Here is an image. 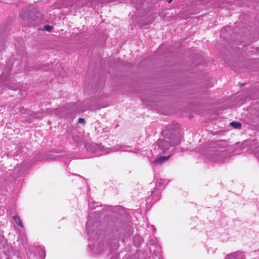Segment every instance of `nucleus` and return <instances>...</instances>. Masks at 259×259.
Returning <instances> with one entry per match:
<instances>
[{
    "mask_svg": "<svg viewBox=\"0 0 259 259\" xmlns=\"http://www.w3.org/2000/svg\"><path fill=\"white\" fill-rule=\"evenodd\" d=\"M162 134L164 136L163 139H159L157 141L158 147L162 152L179 143V139L173 127H169L164 130Z\"/></svg>",
    "mask_w": 259,
    "mask_h": 259,
    "instance_id": "f257e3e1",
    "label": "nucleus"
},
{
    "mask_svg": "<svg viewBox=\"0 0 259 259\" xmlns=\"http://www.w3.org/2000/svg\"><path fill=\"white\" fill-rule=\"evenodd\" d=\"M254 154L257 156H259V146L256 148V149L254 151Z\"/></svg>",
    "mask_w": 259,
    "mask_h": 259,
    "instance_id": "1a4fd4ad",
    "label": "nucleus"
},
{
    "mask_svg": "<svg viewBox=\"0 0 259 259\" xmlns=\"http://www.w3.org/2000/svg\"><path fill=\"white\" fill-rule=\"evenodd\" d=\"M44 29L48 31H51L53 29V27L50 25H46L44 27Z\"/></svg>",
    "mask_w": 259,
    "mask_h": 259,
    "instance_id": "6e6552de",
    "label": "nucleus"
},
{
    "mask_svg": "<svg viewBox=\"0 0 259 259\" xmlns=\"http://www.w3.org/2000/svg\"><path fill=\"white\" fill-rule=\"evenodd\" d=\"M13 219H14L15 223L18 225H19L21 227H23L22 223L21 222V220H20V219H19V218L18 216H16V215L14 216L13 217Z\"/></svg>",
    "mask_w": 259,
    "mask_h": 259,
    "instance_id": "0eeeda50",
    "label": "nucleus"
},
{
    "mask_svg": "<svg viewBox=\"0 0 259 259\" xmlns=\"http://www.w3.org/2000/svg\"><path fill=\"white\" fill-rule=\"evenodd\" d=\"M84 119L83 118H79L78 120V123H84Z\"/></svg>",
    "mask_w": 259,
    "mask_h": 259,
    "instance_id": "9b49d317",
    "label": "nucleus"
},
{
    "mask_svg": "<svg viewBox=\"0 0 259 259\" xmlns=\"http://www.w3.org/2000/svg\"><path fill=\"white\" fill-rule=\"evenodd\" d=\"M231 126L235 128H240L241 127V124L237 121H233L230 123Z\"/></svg>",
    "mask_w": 259,
    "mask_h": 259,
    "instance_id": "423d86ee",
    "label": "nucleus"
},
{
    "mask_svg": "<svg viewBox=\"0 0 259 259\" xmlns=\"http://www.w3.org/2000/svg\"><path fill=\"white\" fill-rule=\"evenodd\" d=\"M170 157V155L168 156H157L155 159L152 162L154 165H159L162 164L163 162L167 161Z\"/></svg>",
    "mask_w": 259,
    "mask_h": 259,
    "instance_id": "20e7f679",
    "label": "nucleus"
},
{
    "mask_svg": "<svg viewBox=\"0 0 259 259\" xmlns=\"http://www.w3.org/2000/svg\"><path fill=\"white\" fill-rule=\"evenodd\" d=\"M87 149L90 151L91 152L101 151L104 153H108L110 151V149L109 148H105L103 147V146L96 144L89 145L87 146Z\"/></svg>",
    "mask_w": 259,
    "mask_h": 259,
    "instance_id": "7ed1b4c3",
    "label": "nucleus"
},
{
    "mask_svg": "<svg viewBox=\"0 0 259 259\" xmlns=\"http://www.w3.org/2000/svg\"><path fill=\"white\" fill-rule=\"evenodd\" d=\"M121 149L120 146H115L113 148V151H116Z\"/></svg>",
    "mask_w": 259,
    "mask_h": 259,
    "instance_id": "9d476101",
    "label": "nucleus"
},
{
    "mask_svg": "<svg viewBox=\"0 0 259 259\" xmlns=\"http://www.w3.org/2000/svg\"><path fill=\"white\" fill-rule=\"evenodd\" d=\"M243 254L240 252H235L228 254L225 259H242Z\"/></svg>",
    "mask_w": 259,
    "mask_h": 259,
    "instance_id": "39448f33",
    "label": "nucleus"
},
{
    "mask_svg": "<svg viewBox=\"0 0 259 259\" xmlns=\"http://www.w3.org/2000/svg\"><path fill=\"white\" fill-rule=\"evenodd\" d=\"M167 1L168 3H170L171 2L172 0H167Z\"/></svg>",
    "mask_w": 259,
    "mask_h": 259,
    "instance_id": "f8f14e48",
    "label": "nucleus"
},
{
    "mask_svg": "<svg viewBox=\"0 0 259 259\" xmlns=\"http://www.w3.org/2000/svg\"><path fill=\"white\" fill-rule=\"evenodd\" d=\"M20 16L21 17H22V18L23 17V16H22V15L21 14H20Z\"/></svg>",
    "mask_w": 259,
    "mask_h": 259,
    "instance_id": "ddd939ff",
    "label": "nucleus"
},
{
    "mask_svg": "<svg viewBox=\"0 0 259 259\" xmlns=\"http://www.w3.org/2000/svg\"><path fill=\"white\" fill-rule=\"evenodd\" d=\"M89 247L90 251L94 255L101 253L104 249V243L103 242L97 241L94 243L90 244Z\"/></svg>",
    "mask_w": 259,
    "mask_h": 259,
    "instance_id": "f03ea898",
    "label": "nucleus"
}]
</instances>
